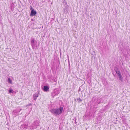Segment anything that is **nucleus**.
I'll return each instance as SVG.
<instances>
[{
    "label": "nucleus",
    "mask_w": 130,
    "mask_h": 130,
    "mask_svg": "<svg viewBox=\"0 0 130 130\" xmlns=\"http://www.w3.org/2000/svg\"><path fill=\"white\" fill-rule=\"evenodd\" d=\"M119 78V80H120V81L121 82H122L123 81V78L122 77H121L120 78Z\"/></svg>",
    "instance_id": "obj_16"
},
{
    "label": "nucleus",
    "mask_w": 130,
    "mask_h": 130,
    "mask_svg": "<svg viewBox=\"0 0 130 130\" xmlns=\"http://www.w3.org/2000/svg\"><path fill=\"white\" fill-rule=\"evenodd\" d=\"M54 91L55 92V94L57 95L59 94L60 92V90L59 88H57L55 89L54 90Z\"/></svg>",
    "instance_id": "obj_6"
},
{
    "label": "nucleus",
    "mask_w": 130,
    "mask_h": 130,
    "mask_svg": "<svg viewBox=\"0 0 130 130\" xmlns=\"http://www.w3.org/2000/svg\"><path fill=\"white\" fill-rule=\"evenodd\" d=\"M118 76L119 78H120L121 77H122V76L121 74H119V75H118Z\"/></svg>",
    "instance_id": "obj_17"
},
{
    "label": "nucleus",
    "mask_w": 130,
    "mask_h": 130,
    "mask_svg": "<svg viewBox=\"0 0 130 130\" xmlns=\"http://www.w3.org/2000/svg\"><path fill=\"white\" fill-rule=\"evenodd\" d=\"M57 95L55 94V92L54 91L52 92L51 93V96L53 98L56 95Z\"/></svg>",
    "instance_id": "obj_11"
},
{
    "label": "nucleus",
    "mask_w": 130,
    "mask_h": 130,
    "mask_svg": "<svg viewBox=\"0 0 130 130\" xmlns=\"http://www.w3.org/2000/svg\"><path fill=\"white\" fill-rule=\"evenodd\" d=\"M93 50L90 49L89 51L92 55H95V52L94 51H93Z\"/></svg>",
    "instance_id": "obj_10"
},
{
    "label": "nucleus",
    "mask_w": 130,
    "mask_h": 130,
    "mask_svg": "<svg viewBox=\"0 0 130 130\" xmlns=\"http://www.w3.org/2000/svg\"><path fill=\"white\" fill-rule=\"evenodd\" d=\"M39 93V92L38 91L33 95V98L34 100H36L37 97L38 96Z\"/></svg>",
    "instance_id": "obj_5"
},
{
    "label": "nucleus",
    "mask_w": 130,
    "mask_h": 130,
    "mask_svg": "<svg viewBox=\"0 0 130 130\" xmlns=\"http://www.w3.org/2000/svg\"><path fill=\"white\" fill-rule=\"evenodd\" d=\"M77 101H78V102L79 103L81 102L82 101V100L81 99H80V98H77Z\"/></svg>",
    "instance_id": "obj_15"
},
{
    "label": "nucleus",
    "mask_w": 130,
    "mask_h": 130,
    "mask_svg": "<svg viewBox=\"0 0 130 130\" xmlns=\"http://www.w3.org/2000/svg\"><path fill=\"white\" fill-rule=\"evenodd\" d=\"M54 80L55 82H56L57 81V79L56 78L55 79H54Z\"/></svg>",
    "instance_id": "obj_18"
},
{
    "label": "nucleus",
    "mask_w": 130,
    "mask_h": 130,
    "mask_svg": "<svg viewBox=\"0 0 130 130\" xmlns=\"http://www.w3.org/2000/svg\"><path fill=\"white\" fill-rule=\"evenodd\" d=\"M63 110V107L60 106L58 108L52 109L50 110V111L53 115L57 116L61 115L62 112Z\"/></svg>",
    "instance_id": "obj_1"
},
{
    "label": "nucleus",
    "mask_w": 130,
    "mask_h": 130,
    "mask_svg": "<svg viewBox=\"0 0 130 130\" xmlns=\"http://www.w3.org/2000/svg\"><path fill=\"white\" fill-rule=\"evenodd\" d=\"M21 110V109H17L13 111V113L15 115L19 112Z\"/></svg>",
    "instance_id": "obj_9"
},
{
    "label": "nucleus",
    "mask_w": 130,
    "mask_h": 130,
    "mask_svg": "<svg viewBox=\"0 0 130 130\" xmlns=\"http://www.w3.org/2000/svg\"><path fill=\"white\" fill-rule=\"evenodd\" d=\"M115 71L117 74L120 72L119 69L118 68L116 69L115 70Z\"/></svg>",
    "instance_id": "obj_13"
},
{
    "label": "nucleus",
    "mask_w": 130,
    "mask_h": 130,
    "mask_svg": "<svg viewBox=\"0 0 130 130\" xmlns=\"http://www.w3.org/2000/svg\"><path fill=\"white\" fill-rule=\"evenodd\" d=\"M14 91L11 89H10L9 90V93H13Z\"/></svg>",
    "instance_id": "obj_14"
},
{
    "label": "nucleus",
    "mask_w": 130,
    "mask_h": 130,
    "mask_svg": "<svg viewBox=\"0 0 130 130\" xmlns=\"http://www.w3.org/2000/svg\"><path fill=\"white\" fill-rule=\"evenodd\" d=\"M8 82L10 84H12V80L10 78H8Z\"/></svg>",
    "instance_id": "obj_12"
},
{
    "label": "nucleus",
    "mask_w": 130,
    "mask_h": 130,
    "mask_svg": "<svg viewBox=\"0 0 130 130\" xmlns=\"http://www.w3.org/2000/svg\"><path fill=\"white\" fill-rule=\"evenodd\" d=\"M49 87L47 86H44L43 87V90L44 91L47 92L49 89Z\"/></svg>",
    "instance_id": "obj_8"
},
{
    "label": "nucleus",
    "mask_w": 130,
    "mask_h": 130,
    "mask_svg": "<svg viewBox=\"0 0 130 130\" xmlns=\"http://www.w3.org/2000/svg\"><path fill=\"white\" fill-rule=\"evenodd\" d=\"M40 124V121L39 120H36L34 121L29 126V129L31 130L37 129L39 126Z\"/></svg>",
    "instance_id": "obj_2"
},
{
    "label": "nucleus",
    "mask_w": 130,
    "mask_h": 130,
    "mask_svg": "<svg viewBox=\"0 0 130 130\" xmlns=\"http://www.w3.org/2000/svg\"><path fill=\"white\" fill-rule=\"evenodd\" d=\"M121 74L120 72H119V73H117V75H119V74Z\"/></svg>",
    "instance_id": "obj_19"
},
{
    "label": "nucleus",
    "mask_w": 130,
    "mask_h": 130,
    "mask_svg": "<svg viewBox=\"0 0 130 130\" xmlns=\"http://www.w3.org/2000/svg\"><path fill=\"white\" fill-rule=\"evenodd\" d=\"M28 123L27 122H25L21 126V127L23 129H26L28 128Z\"/></svg>",
    "instance_id": "obj_4"
},
{
    "label": "nucleus",
    "mask_w": 130,
    "mask_h": 130,
    "mask_svg": "<svg viewBox=\"0 0 130 130\" xmlns=\"http://www.w3.org/2000/svg\"><path fill=\"white\" fill-rule=\"evenodd\" d=\"M31 11L30 14V16L31 17L35 16L37 14L36 11L32 8H31Z\"/></svg>",
    "instance_id": "obj_3"
},
{
    "label": "nucleus",
    "mask_w": 130,
    "mask_h": 130,
    "mask_svg": "<svg viewBox=\"0 0 130 130\" xmlns=\"http://www.w3.org/2000/svg\"><path fill=\"white\" fill-rule=\"evenodd\" d=\"M96 103L97 104H100L101 103H103V101L102 99L101 98H98L97 99Z\"/></svg>",
    "instance_id": "obj_7"
}]
</instances>
